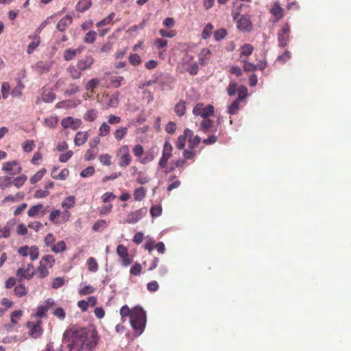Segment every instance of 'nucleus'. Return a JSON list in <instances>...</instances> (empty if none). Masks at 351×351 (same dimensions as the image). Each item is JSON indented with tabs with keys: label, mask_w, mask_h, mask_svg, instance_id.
Returning <instances> with one entry per match:
<instances>
[{
	"label": "nucleus",
	"mask_w": 351,
	"mask_h": 351,
	"mask_svg": "<svg viewBox=\"0 0 351 351\" xmlns=\"http://www.w3.org/2000/svg\"><path fill=\"white\" fill-rule=\"evenodd\" d=\"M69 342L70 351H93L99 341L97 330L91 327L73 326L64 333Z\"/></svg>",
	"instance_id": "f257e3e1"
},
{
	"label": "nucleus",
	"mask_w": 351,
	"mask_h": 351,
	"mask_svg": "<svg viewBox=\"0 0 351 351\" xmlns=\"http://www.w3.org/2000/svg\"><path fill=\"white\" fill-rule=\"evenodd\" d=\"M120 314L125 322L128 319L135 333L140 335L146 324V315L143 308H120Z\"/></svg>",
	"instance_id": "f03ea898"
},
{
	"label": "nucleus",
	"mask_w": 351,
	"mask_h": 351,
	"mask_svg": "<svg viewBox=\"0 0 351 351\" xmlns=\"http://www.w3.org/2000/svg\"><path fill=\"white\" fill-rule=\"evenodd\" d=\"M48 308H38L37 313L31 316V319L27 322L29 328V335L33 338H38L43 334L42 318L46 317Z\"/></svg>",
	"instance_id": "7ed1b4c3"
},
{
	"label": "nucleus",
	"mask_w": 351,
	"mask_h": 351,
	"mask_svg": "<svg viewBox=\"0 0 351 351\" xmlns=\"http://www.w3.org/2000/svg\"><path fill=\"white\" fill-rule=\"evenodd\" d=\"M116 156L119 159V166L125 168L130 165L132 162V156L130 153L129 146L122 145L117 151Z\"/></svg>",
	"instance_id": "20e7f679"
},
{
	"label": "nucleus",
	"mask_w": 351,
	"mask_h": 351,
	"mask_svg": "<svg viewBox=\"0 0 351 351\" xmlns=\"http://www.w3.org/2000/svg\"><path fill=\"white\" fill-rule=\"evenodd\" d=\"M71 217V213L68 210H64L61 212L60 210L56 209L51 211L49 219V220L56 225L64 223L69 221Z\"/></svg>",
	"instance_id": "39448f33"
},
{
	"label": "nucleus",
	"mask_w": 351,
	"mask_h": 351,
	"mask_svg": "<svg viewBox=\"0 0 351 351\" xmlns=\"http://www.w3.org/2000/svg\"><path fill=\"white\" fill-rule=\"evenodd\" d=\"M193 113L195 116H199L204 119L208 118L214 114V107L212 105H204L199 103L193 109Z\"/></svg>",
	"instance_id": "423d86ee"
},
{
	"label": "nucleus",
	"mask_w": 351,
	"mask_h": 351,
	"mask_svg": "<svg viewBox=\"0 0 351 351\" xmlns=\"http://www.w3.org/2000/svg\"><path fill=\"white\" fill-rule=\"evenodd\" d=\"M291 27L288 23L283 25L282 29L278 33V42L280 47H286L290 40Z\"/></svg>",
	"instance_id": "0eeeda50"
},
{
	"label": "nucleus",
	"mask_w": 351,
	"mask_h": 351,
	"mask_svg": "<svg viewBox=\"0 0 351 351\" xmlns=\"http://www.w3.org/2000/svg\"><path fill=\"white\" fill-rule=\"evenodd\" d=\"M119 92H116L112 95H104L102 97L101 102L106 108H116L119 103Z\"/></svg>",
	"instance_id": "6e6552de"
},
{
	"label": "nucleus",
	"mask_w": 351,
	"mask_h": 351,
	"mask_svg": "<svg viewBox=\"0 0 351 351\" xmlns=\"http://www.w3.org/2000/svg\"><path fill=\"white\" fill-rule=\"evenodd\" d=\"M2 170L8 172L10 176L19 174L22 171V167L19 166L16 160L5 162L2 165Z\"/></svg>",
	"instance_id": "1a4fd4ad"
},
{
	"label": "nucleus",
	"mask_w": 351,
	"mask_h": 351,
	"mask_svg": "<svg viewBox=\"0 0 351 351\" xmlns=\"http://www.w3.org/2000/svg\"><path fill=\"white\" fill-rule=\"evenodd\" d=\"M147 209L146 208H141L134 212L130 213L125 219V223H135L146 215Z\"/></svg>",
	"instance_id": "9d476101"
},
{
	"label": "nucleus",
	"mask_w": 351,
	"mask_h": 351,
	"mask_svg": "<svg viewBox=\"0 0 351 351\" xmlns=\"http://www.w3.org/2000/svg\"><path fill=\"white\" fill-rule=\"evenodd\" d=\"M117 252L121 258L122 265L128 267L132 262V259L129 256L128 248L123 245H119L117 247Z\"/></svg>",
	"instance_id": "9b49d317"
},
{
	"label": "nucleus",
	"mask_w": 351,
	"mask_h": 351,
	"mask_svg": "<svg viewBox=\"0 0 351 351\" xmlns=\"http://www.w3.org/2000/svg\"><path fill=\"white\" fill-rule=\"evenodd\" d=\"M61 125L64 129L71 128L73 130H75L80 127L82 121L79 119H75L71 117H67L62 119Z\"/></svg>",
	"instance_id": "f8f14e48"
},
{
	"label": "nucleus",
	"mask_w": 351,
	"mask_h": 351,
	"mask_svg": "<svg viewBox=\"0 0 351 351\" xmlns=\"http://www.w3.org/2000/svg\"><path fill=\"white\" fill-rule=\"evenodd\" d=\"M193 135V131L190 129H185L184 134L178 136L176 143V146L178 149L182 150L184 148L186 141L189 138V136Z\"/></svg>",
	"instance_id": "ddd939ff"
},
{
	"label": "nucleus",
	"mask_w": 351,
	"mask_h": 351,
	"mask_svg": "<svg viewBox=\"0 0 351 351\" xmlns=\"http://www.w3.org/2000/svg\"><path fill=\"white\" fill-rule=\"evenodd\" d=\"M33 268H34V266L31 263L27 265V269H23V268L21 267V268L18 269L16 271V276L19 277L21 280L23 278L29 280V279L32 278V277L34 276V275L35 274L34 271L30 272V270L32 269Z\"/></svg>",
	"instance_id": "4468645a"
},
{
	"label": "nucleus",
	"mask_w": 351,
	"mask_h": 351,
	"mask_svg": "<svg viewBox=\"0 0 351 351\" xmlns=\"http://www.w3.org/2000/svg\"><path fill=\"white\" fill-rule=\"evenodd\" d=\"M237 27L242 31H250L252 27L250 17L247 15H242L237 21Z\"/></svg>",
	"instance_id": "2eb2a0df"
},
{
	"label": "nucleus",
	"mask_w": 351,
	"mask_h": 351,
	"mask_svg": "<svg viewBox=\"0 0 351 351\" xmlns=\"http://www.w3.org/2000/svg\"><path fill=\"white\" fill-rule=\"evenodd\" d=\"M94 62V59L92 56H86L80 60L77 63V66L80 71H85L91 67Z\"/></svg>",
	"instance_id": "dca6fc26"
},
{
	"label": "nucleus",
	"mask_w": 351,
	"mask_h": 351,
	"mask_svg": "<svg viewBox=\"0 0 351 351\" xmlns=\"http://www.w3.org/2000/svg\"><path fill=\"white\" fill-rule=\"evenodd\" d=\"M29 38L32 39L31 43L28 45L27 48V53L32 54L40 43V37L36 34L29 36Z\"/></svg>",
	"instance_id": "f3484780"
},
{
	"label": "nucleus",
	"mask_w": 351,
	"mask_h": 351,
	"mask_svg": "<svg viewBox=\"0 0 351 351\" xmlns=\"http://www.w3.org/2000/svg\"><path fill=\"white\" fill-rule=\"evenodd\" d=\"M89 134L88 132H77L74 138V143L76 146L84 145L88 140Z\"/></svg>",
	"instance_id": "a211bd4d"
},
{
	"label": "nucleus",
	"mask_w": 351,
	"mask_h": 351,
	"mask_svg": "<svg viewBox=\"0 0 351 351\" xmlns=\"http://www.w3.org/2000/svg\"><path fill=\"white\" fill-rule=\"evenodd\" d=\"M72 21V17L69 15H66L58 22L56 27L59 31L64 32L71 24Z\"/></svg>",
	"instance_id": "6ab92c4d"
},
{
	"label": "nucleus",
	"mask_w": 351,
	"mask_h": 351,
	"mask_svg": "<svg viewBox=\"0 0 351 351\" xmlns=\"http://www.w3.org/2000/svg\"><path fill=\"white\" fill-rule=\"evenodd\" d=\"M271 14L276 17V21H278L284 17L283 9L280 5L279 3L276 2L274 4L270 10Z\"/></svg>",
	"instance_id": "aec40b11"
},
{
	"label": "nucleus",
	"mask_w": 351,
	"mask_h": 351,
	"mask_svg": "<svg viewBox=\"0 0 351 351\" xmlns=\"http://www.w3.org/2000/svg\"><path fill=\"white\" fill-rule=\"evenodd\" d=\"M211 51L208 48H204L202 49L199 54V63L201 65H205L207 64V60L210 58Z\"/></svg>",
	"instance_id": "412c9836"
},
{
	"label": "nucleus",
	"mask_w": 351,
	"mask_h": 351,
	"mask_svg": "<svg viewBox=\"0 0 351 351\" xmlns=\"http://www.w3.org/2000/svg\"><path fill=\"white\" fill-rule=\"evenodd\" d=\"M174 111L178 117H182L186 112V102L183 100L179 101L174 107Z\"/></svg>",
	"instance_id": "4be33fe9"
},
{
	"label": "nucleus",
	"mask_w": 351,
	"mask_h": 351,
	"mask_svg": "<svg viewBox=\"0 0 351 351\" xmlns=\"http://www.w3.org/2000/svg\"><path fill=\"white\" fill-rule=\"evenodd\" d=\"M75 204V198L74 196H69L66 197L61 204L62 208L65 209L64 210H67L73 207H74Z\"/></svg>",
	"instance_id": "5701e85b"
},
{
	"label": "nucleus",
	"mask_w": 351,
	"mask_h": 351,
	"mask_svg": "<svg viewBox=\"0 0 351 351\" xmlns=\"http://www.w3.org/2000/svg\"><path fill=\"white\" fill-rule=\"evenodd\" d=\"M51 67V63L49 62L40 61L36 64V69L40 73L48 72Z\"/></svg>",
	"instance_id": "b1692460"
},
{
	"label": "nucleus",
	"mask_w": 351,
	"mask_h": 351,
	"mask_svg": "<svg viewBox=\"0 0 351 351\" xmlns=\"http://www.w3.org/2000/svg\"><path fill=\"white\" fill-rule=\"evenodd\" d=\"M213 121L208 118L204 119L199 125V130L207 133L210 131L211 128L213 126Z\"/></svg>",
	"instance_id": "393cba45"
},
{
	"label": "nucleus",
	"mask_w": 351,
	"mask_h": 351,
	"mask_svg": "<svg viewBox=\"0 0 351 351\" xmlns=\"http://www.w3.org/2000/svg\"><path fill=\"white\" fill-rule=\"evenodd\" d=\"M91 5V0H80L76 5L77 11L83 12L88 10Z\"/></svg>",
	"instance_id": "a878e982"
},
{
	"label": "nucleus",
	"mask_w": 351,
	"mask_h": 351,
	"mask_svg": "<svg viewBox=\"0 0 351 351\" xmlns=\"http://www.w3.org/2000/svg\"><path fill=\"white\" fill-rule=\"evenodd\" d=\"M48 268V267L39 263V266L36 269L38 277L40 279H43L48 276L49 274Z\"/></svg>",
	"instance_id": "bb28decb"
},
{
	"label": "nucleus",
	"mask_w": 351,
	"mask_h": 351,
	"mask_svg": "<svg viewBox=\"0 0 351 351\" xmlns=\"http://www.w3.org/2000/svg\"><path fill=\"white\" fill-rule=\"evenodd\" d=\"M51 250L56 254L61 253L66 250V245L64 241H58L51 247Z\"/></svg>",
	"instance_id": "cd10ccee"
},
{
	"label": "nucleus",
	"mask_w": 351,
	"mask_h": 351,
	"mask_svg": "<svg viewBox=\"0 0 351 351\" xmlns=\"http://www.w3.org/2000/svg\"><path fill=\"white\" fill-rule=\"evenodd\" d=\"M146 189L143 186L137 188L134 191V198L136 201H141L146 195Z\"/></svg>",
	"instance_id": "c85d7f7f"
},
{
	"label": "nucleus",
	"mask_w": 351,
	"mask_h": 351,
	"mask_svg": "<svg viewBox=\"0 0 351 351\" xmlns=\"http://www.w3.org/2000/svg\"><path fill=\"white\" fill-rule=\"evenodd\" d=\"M128 128L127 127H120L117 129L114 132V136L115 139L117 141H121L128 133Z\"/></svg>",
	"instance_id": "c756f323"
},
{
	"label": "nucleus",
	"mask_w": 351,
	"mask_h": 351,
	"mask_svg": "<svg viewBox=\"0 0 351 351\" xmlns=\"http://www.w3.org/2000/svg\"><path fill=\"white\" fill-rule=\"evenodd\" d=\"M56 171V168H53L52 173H51V176L53 177V178H54L56 180H64L69 176V171L67 169H62L58 174H55Z\"/></svg>",
	"instance_id": "7c9ffc66"
},
{
	"label": "nucleus",
	"mask_w": 351,
	"mask_h": 351,
	"mask_svg": "<svg viewBox=\"0 0 351 351\" xmlns=\"http://www.w3.org/2000/svg\"><path fill=\"white\" fill-rule=\"evenodd\" d=\"M56 260L52 255H45L40 261L43 265L51 268L55 264Z\"/></svg>",
	"instance_id": "2f4dec72"
},
{
	"label": "nucleus",
	"mask_w": 351,
	"mask_h": 351,
	"mask_svg": "<svg viewBox=\"0 0 351 351\" xmlns=\"http://www.w3.org/2000/svg\"><path fill=\"white\" fill-rule=\"evenodd\" d=\"M189 147L191 149H193L197 147L201 142V138L195 135L189 136Z\"/></svg>",
	"instance_id": "473e14b6"
},
{
	"label": "nucleus",
	"mask_w": 351,
	"mask_h": 351,
	"mask_svg": "<svg viewBox=\"0 0 351 351\" xmlns=\"http://www.w3.org/2000/svg\"><path fill=\"white\" fill-rule=\"evenodd\" d=\"M254 47L250 44H244L241 47V51L240 53V58H242L243 56H249L253 52Z\"/></svg>",
	"instance_id": "72a5a7b5"
},
{
	"label": "nucleus",
	"mask_w": 351,
	"mask_h": 351,
	"mask_svg": "<svg viewBox=\"0 0 351 351\" xmlns=\"http://www.w3.org/2000/svg\"><path fill=\"white\" fill-rule=\"evenodd\" d=\"M67 71L74 80L79 79L81 77L82 71H80L77 66H69L67 68Z\"/></svg>",
	"instance_id": "f704fd0d"
},
{
	"label": "nucleus",
	"mask_w": 351,
	"mask_h": 351,
	"mask_svg": "<svg viewBox=\"0 0 351 351\" xmlns=\"http://www.w3.org/2000/svg\"><path fill=\"white\" fill-rule=\"evenodd\" d=\"M43 208L42 204H38L30 207L27 211V215L30 217H34Z\"/></svg>",
	"instance_id": "c9c22d12"
},
{
	"label": "nucleus",
	"mask_w": 351,
	"mask_h": 351,
	"mask_svg": "<svg viewBox=\"0 0 351 351\" xmlns=\"http://www.w3.org/2000/svg\"><path fill=\"white\" fill-rule=\"evenodd\" d=\"M88 269L93 273L96 272L98 269V263L96 259L93 257H90L87 260Z\"/></svg>",
	"instance_id": "e433bc0d"
},
{
	"label": "nucleus",
	"mask_w": 351,
	"mask_h": 351,
	"mask_svg": "<svg viewBox=\"0 0 351 351\" xmlns=\"http://www.w3.org/2000/svg\"><path fill=\"white\" fill-rule=\"evenodd\" d=\"M214 29V26L211 23H208L206 27L204 28L202 33V38L206 40L211 36L213 31Z\"/></svg>",
	"instance_id": "4c0bfd02"
},
{
	"label": "nucleus",
	"mask_w": 351,
	"mask_h": 351,
	"mask_svg": "<svg viewBox=\"0 0 351 351\" xmlns=\"http://www.w3.org/2000/svg\"><path fill=\"white\" fill-rule=\"evenodd\" d=\"M45 173L46 169L45 168H43L42 169L36 172L33 176L31 177L30 182L32 184L37 183L43 178Z\"/></svg>",
	"instance_id": "58836bf2"
},
{
	"label": "nucleus",
	"mask_w": 351,
	"mask_h": 351,
	"mask_svg": "<svg viewBox=\"0 0 351 351\" xmlns=\"http://www.w3.org/2000/svg\"><path fill=\"white\" fill-rule=\"evenodd\" d=\"M97 117V111L95 109H90L86 111L84 116V120L87 121H94Z\"/></svg>",
	"instance_id": "ea45409f"
},
{
	"label": "nucleus",
	"mask_w": 351,
	"mask_h": 351,
	"mask_svg": "<svg viewBox=\"0 0 351 351\" xmlns=\"http://www.w3.org/2000/svg\"><path fill=\"white\" fill-rule=\"evenodd\" d=\"M11 179V177L8 176L0 177V189L4 190L10 187L12 184Z\"/></svg>",
	"instance_id": "a19ab883"
},
{
	"label": "nucleus",
	"mask_w": 351,
	"mask_h": 351,
	"mask_svg": "<svg viewBox=\"0 0 351 351\" xmlns=\"http://www.w3.org/2000/svg\"><path fill=\"white\" fill-rule=\"evenodd\" d=\"M114 16L115 14L114 12L110 13L107 17L104 18V19L98 22L96 24V26L97 27H99L104 25H107L112 23V19H114Z\"/></svg>",
	"instance_id": "79ce46f5"
},
{
	"label": "nucleus",
	"mask_w": 351,
	"mask_h": 351,
	"mask_svg": "<svg viewBox=\"0 0 351 351\" xmlns=\"http://www.w3.org/2000/svg\"><path fill=\"white\" fill-rule=\"evenodd\" d=\"M65 283V280L62 277H57L52 280L51 286L53 289H56L62 287Z\"/></svg>",
	"instance_id": "37998d69"
},
{
	"label": "nucleus",
	"mask_w": 351,
	"mask_h": 351,
	"mask_svg": "<svg viewBox=\"0 0 351 351\" xmlns=\"http://www.w3.org/2000/svg\"><path fill=\"white\" fill-rule=\"evenodd\" d=\"M23 313L21 310H16L12 313L10 318L12 326L18 324L22 317Z\"/></svg>",
	"instance_id": "c03bdc74"
},
{
	"label": "nucleus",
	"mask_w": 351,
	"mask_h": 351,
	"mask_svg": "<svg viewBox=\"0 0 351 351\" xmlns=\"http://www.w3.org/2000/svg\"><path fill=\"white\" fill-rule=\"evenodd\" d=\"M99 162L105 166H110L112 164V157L108 154H104L99 157Z\"/></svg>",
	"instance_id": "a18cd8bd"
},
{
	"label": "nucleus",
	"mask_w": 351,
	"mask_h": 351,
	"mask_svg": "<svg viewBox=\"0 0 351 351\" xmlns=\"http://www.w3.org/2000/svg\"><path fill=\"white\" fill-rule=\"evenodd\" d=\"M97 33L96 32L91 30L86 33L84 36V41L86 43H93L96 39Z\"/></svg>",
	"instance_id": "49530a36"
},
{
	"label": "nucleus",
	"mask_w": 351,
	"mask_h": 351,
	"mask_svg": "<svg viewBox=\"0 0 351 351\" xmlns=\"http://www.w3.org/2000/svg\"><path fill=\"white\" fill-rule=\"evenodd\" d=\"M110 131V127L105 122H104L99 128V136H107Z\"/></svg>",
	"instance_id": "de8ad7c7"
},
{
	"label": "nucleus",
	"mask_w": 351,
	"mask_h": 351,
	"mask_svg": "<svg viewBox=\"0 0 351 351\" xmlns=\"http://www.w3.org/2000/svg\"><path fill=\"white\" fill-rule=\"evenodd\" d=\"M27 180V176L25 175H21L14 179L12 184L17 188L21 187L25 181Z\"/></svg>",
	"instance_id": "09e8293b"
},
{
	"label": "nucleus",
	"mask_w": 351,
	"mask_h": 351,
	"mask_svg": "<svg viewBox=\"0 0 351 351\" xmlns=\"http://www.w3.org/2000/svg\"><path fill=\"white\" fill-rule=\"evenodd\" d=\"M82 286V287L79 290V293L82 295L90 294L95 291V288L90 285H84Z\"/></svg>",
	"instance_id": "8fccbe9b"
},
{
	"label": "nucleus",
	"mask_w": 351,
	"mask_h": 351,
	"mask_svg": "<svg viewBox=\"0 0 351 351\" xmlns=\"http://www.w3.org/2000/svg\"><path fill=\"white\" fill-rule=\"evenodd\" d=\"M247 96V89L244 86H241L238 88V97L236 99L239 101H242L245 99Z\"/></svg>",
	"instance_id": "3c124183"
},
{
	"label": "nucleus",
	"mask_w": 351,
	"mask_h": 351,
	"mask_svg": "<svg viewBox=\"0 0 351 351\" xmlns=\"http://www.w3.org/2000/svg\"><path fill=\"white\" fill-rule=\"evenodd\" d=\"M226 35L227 31L223 28H221L214 32V38L216 41H219L224 38Z\"/></svg>",
	"instance_id": "603ef678"
},
{
	"label": "nucleus",
	"mask_w": 351,
	"mask_h": 351,
	"mask_svg": "<svg viewBox=\"0 0 351 351\" xmlns=\"http://www.w3.org/2000/svg\"><path fill=\"white\" fill-rule=\"evenodd\" d=\"M125 82V78L122 76L112 77L110 80L111 85L114 88L119 87Z\"/></svg>",
	"instance_id": "864d4df0"
},
{
	"label": "nucleus",
	"mask_w": 351,
	"mask_h": 351,
	"mask_svg": "<svg viewBox=\"0 0 351 351\" xmlns=\"http://www.w3.org/2000/svg\"><path fill=\"white\" fill-rule=\"evenodd\" d=\"M172 150L173 147L169 141H165L163 148H162V155L171 157L172 156Z\"/></svg>",
	"instance_id": "5fc2aeb1"
},
{
	"label": "nucleus",
	"mask_w": 351,
	"mask_h": 351,
	"mask_svg": "<svg viewBox=\"0 0 351 351\" xmlns=\"http://www.w3.org/2000/svg\"><path fill=\"white\" fill-rule=\"evenodd\" d=\"M11 230L8 226L3 227L0 226V239L1 238L8 239L10 237Z\"/></svg>",
	"instance_id": "6e6d98bb"
},
{
	"label": "nucleus",
	"mask_w": 351,
	"mask_h": 351,
	"mask_svg": "<svg viewBox=\"0 0 351 351\" xmlns=\"http://www.w3.org/2000/svg\"><path fill=\"white\" fill-rule=\"evenodd\" d=\"M56 238L53 233H48L44 239V243L47 247H51L54 244Z\"/></svg>",
	"instance_id": "4d7b16f0"
},
{
	"label": "nucleus",
	"mask_w": 351,
	"mask_h": 351,
	"mask_svg": "<svg viewBox=\"0 0 351 351\" xmlns=\"http://www.w3.org/2000/svg\"><path fill=\"white\" fill-rule=\"evenodd\" d=\"M35 147V143L32 140H27L23 144V149L25 152H30Z\"/></svg>",
	"instance_id": "13d9d810"
},
{
	"label": "nucleus",
	"mask_w": 351,
	"mask_h": 351,
	"mask_svg": "<svg viewBox=\"0 0 351 351\" xmlns=\"http://www.w3.org/2000/svg\"><path fill=\"white\" fill-rule=\"evenodd\" d=\"M239 103H240V101H239L237 99L235 101H234L232 102V104L228 106V114H230L231 115L236 114L237 112L239 109Z\"/></svg>",
	"instance_id": "bf43d9fd"
},
{
	"label": "nucleus",
	"mask_w": 351,
	"mask_h": 351,
	"mask_svg": "<svg viewBox=\"0 0 351 351\" xmlns=\"http://www.w3.org/2000/svg\"><path fill=\"white\" fill-rule=\"evenodd\" d=\"M76 50L68 49H66L64 52V58L66 61H69L71 60H73L75 56H76Z\"/></svg>",
	"instance_id": "052dcab7"
},
{
	"label": "nucleus",
	"mask_w": 351,
	"mask_h": 351,
	"mask_svg": "<svg viewBox=\"0 0 351 351\" xmlns=\"http://www.w3.org/2000/svg\"><path fill=\"white\" fill-rule=\"evenodd\" d=\"M142 271V266L140 263H136L130 270V273L134 276H139Z\"/></svg>",
	"instance_id": "680f3d73"
},
{
	"label": "nucleus",
	"mask_w": 351,
	"mask_h": 351,
	"mask_svg": "<svg viewBox=\"0 0 351 351\" xmlns=\"http://www.w3.org/2000/svg\"><path fill=\"white\" fill-rule=\"evenodd\" d=\"M160 35L163 38H173L176 34L177 32L176 30H166L161 29L159 30Z\"/></svg>",
	"instance_id": "e2e57ef3"
},
{
	"label": "nucleus",
	"mask_w": 351,
	"mask_h": 351,
	"mask_svg": "<svg viewBox=\"0 0 351 351\" xmlns=\"http://www.w3.org/2000/svg\"><path fill=\"white\" fill-rule=\"evenodd\" d=\"M129 62L132 65H138L141 63V58L138 54L133 53L130 56Z\"/></svg>",
	"instance_id": "0e129e2a"
},
{
	"label": "nucleus",
	"mask_w": 351,
	"mask_h": 351,
	"mask_svg": "<svg viewBox=\"0 0 351 351\" xmlns=\"http://www.w3.org/2000/svg\"><path fill=\"white\" fill-rule=\"evenodd\" d=\"M56 98V95L52 92L45 93L42 96V101L46 103L52 102Z\"/></svg>",
	"instance_id": "69168bd1"
},
{
	"label": "nucleus",
	"mask_w": 351,
	"mask_h": 351,
	"mask_svg": "<svg viewBox=\"0 0 351 351\" xmlns=\"http://www.w3.org/2000/svg\"><path fill=\"white\" fill-rule=\"evenodd\" d=\"M29 255L32 261L36 260L39 256L38 247L36 245L31 246Z\"/></svg>",
	"instance_id": "338daca9"
},
{
	"label": "nucleus",
	"mask_w": 351,
	"mask_h": 351,
	"mask_svg": "<svg viewBox=\"0 0 351 351\" xmlns=\"http://www.w3.org/2000/svg\"><path fill=\"white\" fill-rule=\"evenodd\" d=\"M162 213V207L159 205H154L150 209V214L153 217H159Z\"/></svg>",
	"instance_id": "774afa93"
}]
</instances>
